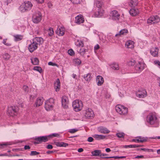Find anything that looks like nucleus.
I'll list each match as a JSON object with an SVG mask.
<instances>
[{
    "label": "nucleus",
    "mask_w": 160,
    "mask_h": 160,
    "mask_svg": "<svg viewBox=\"0 0 160 160\" xmlns=\"http://www.w3.org/2000/svg\"><path fill=\"white\" fill-rule=\"evenodd\" d=\"M144 158L143 155L137 156L135 157L134 158Z\"/></svg>",
    "instance_id": "obj_56"
},
{
    "label": "nucleus",
    "mask_w": 160,
    "mask_h": 160,
    "mask_svg": "<svg viewBox=\"0 0 160 160\" xmlns=\"http://www.w3.org/2000/svg\"><path fill=\"white\" fill-rule=\"evenodd\" d=\"M77 45L79 47H83L84 46V43L81 40H78L77 42Z\"/></svg>",
    "instance_id": "obj_42"
},
{
    "label": "nucleus",
    "mask_w": 160,
    "mask_h": 160,
    "mask_svg": "<svg viewBox=\"0 0 160 160\" xmlns=\"http://www.w3.org/2000/svg\"><path fill=\"white\" fill-rule=\"evenodd\" d=\"M48 138H51L54 137H60V135L58 133H53L48 136Z\"/></svg>",
    "instance_id": "obj_41"
},
{
    "label": "nucleus",
    "mask_w": 160,
    "mask_h": 160,
    "mask_svg": "<svg viewBox=\"0 0 160 160\" xmlns=\"http://www.w3.org/2000/svg\"><path fill=\"white\" fill-rule=\"evenodd\" d=\"M32 63L33 64L36 65H38L39 63V60L38 59L36 58H31Z\"/></svg>",
    "instance_id": "obj_32"
},
{
    "label": "nucleus",
    "mask_w": 160,
    "mask_h": 160,
    "mask_svg": "<svg viewBox=\"0 0 160 160\" xmlns=\"http://www.w3.org/2000/svg\"><path fill=\"white\" fill-rule=\"evenodd\" d=\"M100 132L103 133H108L110 131L107 128H101L99 130Z\"/></svg>",
    "instance_id": "obj_34"
},
{
    "label": "nucleus",
    "mask_w": 160,
    "mask_h": 160,
    "mask_svg": "<svg viewBox=\"0 0 160 160\" xmlns=\"http://www.w3.org/2000/svg\"><path fill=\"white\" fill-rule=\"evenodd\" d=\"M136 63V62L135 60L134 59H132L128 62V66H132L135 65Z\"/></svg>",
    "instance_id": "obj_39"
},
{
    "label": "nucleus",
    "mask_w": 160,
    "mask_h": 160,
    "mask_svg": "<svg viewBox=\"0 0 160 160\" xmlns=\"http://www.w3.org/2000/svg\"><path fill=\"white\" fill-rule=\"evenodd\" d=\"M75 19V22L78 24L82 23L84 21V19L83 16L81 14H79L76 17Z\"/></svg>",
    "instance_id": "obj_12"
},
{
    "label": "nucleus",
    "mask_w": 160,
    "mask_h": 160,
    "mask_svg": "<svg viewBox=\"0 0 160 160\" xmlns=\"http://www.w3.org/2000/svg\"><path fill=\"white\" fill-rule=\"evenodd\" d=\"M37 97L36 95H31L30 96V99L31 101L33 100V99H35V98Z\"/></svg>",
    "instance_id": "obj_51"
},
{
    "label": "nucleus",
    "mask_w": 160,
    "mask_h": 160,
    "mask_svg": "<svg viewBox=\"0 0 160 160\" xmlns=\"http://www.w3.org/2000/svg\"><path fill=\"white\" fill-rule=\"evenodd\" d=\"M35 140L37 141L35 142V143L39 144L42 142H46L48 140V136H42L36 137Z\"/></svg>",
    "instance_id": "obj_10"
},
{
    "label": "nucleus",
    "mask_w": 160,
    "mask_h": 160,
    "mask_svg": "<svg viewBox=\"0 0 160 160\" xmlns=\"http://www.w3.org/2000/svg\"><path fill=\"white\" fill-rule=\"evenodd\" d=\"M140 150L148 152H153V150L152 149L146 148H141L140 149Z\"/></svg>",
    "instance_id": "obj_47"
},
{
    "label": "nucleus",
    "mask_w": 160,
    "mask_h": 160,
    "mask_svg": "<svg viewBox=\"0 0 160 160\" xmlns=\"http://www.w3.org/2000/svg\"><path fill=\"white\" fill-rule=\"evenodd\" d=\"M101 152L100 150H96L92 152V154L93 156H98L100 157Z\"/></svg>",
    "instance_id": "obj_24"
},
{
    "label": "nucleus",
    "mask_w": 160,
    "mask_h": 160,
    "mask_svg": "<svg viewBox=\"0 0 160 160\" xmlns=\"http://www.w3.org/2000/svg\"><path fill=\"white\" fill-rule=\"evenodd\" d=\"M36 43V42L32 41V42L29 45L28 48L30 52H32L37 48L38 46Z\"/></svg>",
    "instance_id": "obj_14"
},
{
    "label": "nucleus",
    "mask_w": 160,
    "mask_h": 160,
    "mask_svg": "<svg viewBox=\"0 0 160 160\" xmlns=\"http://www.w3.org/2000/svg\"><path fill=\"white\" fill-rule=\"evenodd\" d=\"M124 147L125 148H132V145H125L124 146Z\"/></svg>",
    "instance_id": "obj_63"
},
{
    "label": "nucleus",
    "mask_w": 160,
    "mask_h": 160,
    "mask_svg": "<svg viewBox=\"0 0 160 160\" xmlns=\"http://www.w3.org/2000/svg\"><path fill=\"white\" fill-rule=\"evenodd\" d=\"M42 18V15L41 12L38 11L35 12L32 15V21L35 23L39 22Z\"/></svg>",
    "instance_id": "obj_4"
},
{
    "label": "nucleus",
    "mask_w": 160,
    "mask_h": 160,
    "mask_svg": "<svg viewBox=\"0 0 160 160\" xmlns=\"http://www.w3.org/2000/svg\"><path fill=\"white\" fill-rule=\"evenodd\" d=\"M32 41L35 42H36L37 45L42 44L43 42V39L40 37H36L33 38Z\"/></svg>",
    "instance_id": "obj_15"
},
{
    "label": "nucleus",
    "mask_w": 160,
    "mask_h": 160,
    "mask_svg": "<svg viewBox=\"0 0 160 160\" xmlns=\"http://www.w3.org/2000/svg\"><path fill=\"white\" fill-rule=\"evenodd\" d=\"M88 141L89 142H91L93 140V138L92 137H89L88 139Z\"/></svg>",
    "instance_id": "obj_57"
},
{
    "label": "nucleus",
    "mask_w": 160,
    "mask_h": 160,
    "mask_svg": "<svg viewBox=\"0 0 160 160\" xmlns=\"http://www.w3.org/2000/svg\"><path fill=\"white\" fill-rule=\"evenodd\" d=\"M47 148L48 149H51L52 148L53 146L49 144L47 146Z\"/></svg>",
    "instance_id": "obj_62"
},
{
    "label": "nucleus",
    "mask_w": 160,
    "mask_h": 160,
    "mask_svg": "<svg viewBox=\"0 0 160 160\" xmlns=\"http://www.w3.org/2000/svg\"><path fill=\"white\" fill-rule=\"evenodd\" d=\"M81 0H71V1L74 4H78L80 3Z\"/></svg>",
    "instance_id": "obj_50"
},
{
    "label": "nucleus",
    "mask_w": 160,
    "mask_h": 160,
    "mask_svg": "<svg viewBox=\"0 0 160 160\" xmlns=\"http://www.w3.org/2000/svg\"><path fill=\"white\" fill-rule=\"evenodd\" d=\"M81 63V61L78 58L73 59L72 61V63L75 66H78Z\"/></svg>",
    "instance_id": "obj_28"
},
{
    "label": "nucleus",
    "mask_w": 160,
    "mask_h": 160,
    "mask_svg": "<svg viewBox=\"0 0 160 160\" xmlns=\"http://www.w3.org/2000/svg\"><path fill=\"white\" fill-rule=\"evenodd\" d=\"M68 103L69 101L68 98L66 96L63 97L62 99V103L64 108H67L68 107Z\"/></svg>",
    "instance_id": "obj_13"
},
{
    "label": "nucleus",
    "mask_w": 160,
    "mask_h": 160,
    "mask_svg": "<svg viewBox=\"0 0 160 160\" xmlns=\"http://www.w3.org/2000/svg\"><path fill=\"white\" fill-rule=\"evenodd\" d=\"M157 119V118L155 115L152 113H149L147 117L146 121L150 124L152 125L156 122Z\"/></svg>",
    "instance_id": "obj_5"
},
{
    "label": "nucleus",
    "mask_w": 160,
    "mask_h": 160,
    "mask_svg": "<svg viewBox=\"0 0 160 160\" xmlns=\"http://www.w3.org/2000/svg\"><path fill=\"white\" fill-rule=\"evenodd\" d=\"M94 114L92 109L88 108L85 111L84 116L87 118L93 117Z\"/></svg>",
    "instance_id": "obj_11"
},
{
    "label": "nucleus",
    "mask_w": 160,
    "mask_h": 160,
    "mask_svg": "<svg viewBox=\"0 0 160 160\" xmlns=\"http://www.w3.org/2000/svg\"><path fill=\"white\" fill-rule=\"evenodd\" d=\"M99 48V46L98 44L95 45L94 47L95 50H97Z\"/></svg>",
    "instance_id": "obj_61"
},
{
    "label": "nucleus",
    "mask_w": 160,
    "mask_h": 160,
    "mask_svg": "<svg viewBox=\"0 0 160 160\" xmlns=\"http://www.w3.org/2000/svg\"><path fill=\"white\" fill-rule=\"evenodd\" d=\"M104 11L102 10L98 9V13H95V15L96 17H99L101 16L103 13Z\"/></svg>",
    "instance_id": "obj_33"
},
{
    "label": "nucleus",
    "mask_w": 160,
    "mask_h": 160,
    "mask_svg": "<svg viewBox=\"0 0 160 160\" xmlns=\"http://www.w3.org/2000/svg\"><path fill=\"white\" fill-rule=\"evenodd\" d=\"M107 155H108V154H102V153H101V156H100L101 158H105L106 157H103L106 156H107Z\"/></svg>",
    "instance_id": "obj_60"
},
{
    "label": "nucleus",
    "mask_w": 160,
    "mask_h": 160,
    "mask_svg": "<svg viewBox=\"0 0 160 160\" xmlns=\"http://www.w3.org/2000/svg\"><path fill=\"white\" fill-rule=\"evenodd\" d=\"M158 48H152L150 50L151 54L154 57H156L158 56Z\"/></svg>",
    "instance_id": "obj_20"
},
{
    "label": "nucleus",
    "mask_w": 160,
    "mask_h": 160,
    "mask_svg": "<svg viewBox=\"0 0 160 160\" xmlns=\"http://www.w3.org/2000/svg\"><path fill=\"white\" fill-rule=\"evenodd\" d=\"M40 154V153L36 151H32L31 152L30 155L31 156H34Z\"/></svg>",
    "instance_id": "obj_48"
},
{
    "label": "nucleus",
    "mask_w": 160,
    "mask_h": 160,
    "mask_svg": "<svg viewBox=\"0 0 160 160\" xmlns=\"http://www.w3.org/2000/svg\"><path fill=\"white\" fill-rule=\"evenodd\" d=\"M160 21V18L157 15L152 16L147 21V23L150 24H156Z\"/></svg>",
    "instance_id": "obj_9"
},
{
    "label": "nucleus",
    "mask_w": 160,
    "mask_h": 160,
    "mask_svg": "<svg viewBox=\"0 0 160 160\" xmlns=\"http://www.w3.org/2000/svg\"><path fill=\"white\" fill-rule=\"evenodd\" d=\"M113 19L115 20H118L119 18L120 15L118 14V12L116 10H113L112 12L111 13Z\"/></svg>",
    "instance_id": "obj_16"
},
{
    "label": "nucleus",
    "mask_w": 160,
    "mask_h": 160,
    "mask_svg": "<svg viewBox=\"0 0 160 160\" xmlns=\"http://www.w3.org/2000/svg\"><path fill=\"white\" fill-rule=\"evenodd\" d=\"M155 64H157L160 68V62L158 60H156L154 61Z\"/></svg>",
    "instance_id": "obj_54"
},
{
    "label": "nucleus",
    "mask_w": 160,
    "mask_h": 160,
    "mask_svg": "<svg viewBox=\"0 0 160 160\" xmlns=\"http://www.w3.org/2000/svg\"><path fill=\"white\" fill-rule=\"evenodd\" d=\"M18 111V107L11 106L8 107L7 111V114L10 116H13L15 115Z\"/></svg>",
    "instance_id": "obj_7"
},
{
    "label": "nucleus",
    "mask_w": 160,
    "mask_h": 160,
    "mask_svg": "<svg viewBox=\"0 0 160 160\" xmlns=\"http://www.w3.org/2000/svg\"><path fill=\"white\" fill-rule=\"evenodd\" d=\"M54 144L57 146L60 147H66L68 145V144L67 143L60 142H54Z\"/></svg>",
    "instance_id": "obj_26"
},
{
    "label": "nucleus",
    "mask_w": 160,
    "mask_h": 160,
    "mask_svg": "<svg viewBox=\"0 0 160 160\" xmlns=\"http://www.w3.org/2000/svg\"><path fill=\"white\" fill-rule=\"evenodd\" d=\"M86 49L85 48H81L80 49L79 53L81 56H83L86 52Z\"/></svg>",
    "instance_id": "obj_40"
},
{
    "label": "nucleus",
    "mask_w": 160,
    "mask_h": 160,
    "mask_svg": "<svg viewBox=\"0 0 160 160\" xmlns=\"http://www.w3.org/2000/svg\"><path fill=\"white\" fill-rule=\"evenodd\" d=\"M83 77L85 81L89 82L91 79L92 78L91 73H89L87 74H85L84 75Z\"/></svg>",
    "instance_id": "obj_27"
},
{
    "label": "nucleus",
    "mask_w": 160,
    "mask_h": 160,
    "mask_svg": "<svg viewBox=\"0 0 160 160\" xmlns=\"http://www.w3.org/2000/svg\"><path fill=\"white\" fill-rule=\"evenodd\" d=\"M54 88L56 92L59 91L60 87V82L59 79L58 78L56 82L54 83Z\"/></svg>",
    "instance_id": "obj_21"
},
{
    "label": "nucleus",
    "mask_w": 160,
    "mask_h": 160,
    "mask_svg": "<svg viewBox=\"0 0 160 160\" xmlns=\"http://www.w3.org/2000/svg\"><path fill=\"white\" fill-rule=\"evenodd\" d=\"M14 40L17 42L21 40L22 39L23 37L21 35H17L14 36Z\"/></svg>",
    "instance_id": "obj_31"
},
{
    "label": "nucleus",
    "mask_w": 160,
    "mask_h": 160,
    "mask_svg": "<svg viewBox=\"0 0 160 160\" xmlns=\"http://www.w3.org/2000/svg\"><path fill=\"white\" fill-rule=\"evenodd\" d=\"M114 158L115 159L119 158V156H113V157H106L105 158Z\"/></svg>",
    "instance_id": "obj_53"
},
{
    "label": "nucleus",
    "mask_w": 160,
    "mask_h": 160,
    "mask_svg": "<svg viewBox=\"0 0 160 160\" xmlns=\"http://www.w3.org/2000/svg\"><path fill=\"white\" fill-rule=\"evenodd\" d=\"M116 136L119 138H124L125 134L123 132H118L116 134Z\"/></svg>",
    "instance_id": "obj_43"
},
{
    "label": "nucleus",
    "mask_w": 160,
    "mask_h": 160,
    "mask_svg": "<svg viewBox=\"0 0 160 160\" xmlns=\"http://www.w3.org/2000/svg\"><path fill=\"white\" fill-rule=\"evenodd\" d=\"M147 95V92L145 90H143L142 93L138 95V97L140 98H143L145 97Z\"/></svg>",
    "instance_id": "obj_37"
},
{
    "label": "nucleus",
    "mask_w": 160,
    "mask_h": 160,
    "mask_svg": "<svg viewBox=\"0 0 160 160\" xmlns=\"http://www.w3.org/2000/svg\"><path fill=\"white\" fill-rule=\"evenodd\" d=\"M92 137L98 140L103 139L105 138V137L103 135H99L98 134H94L92 136Z\"/></svg>",
    "instance_id": "obj_29"
},
{
    "label": "nucleus",
    "mask_w": 160,
    "mask_h": 160,
    "mask_svg": "<svg viewBox=\"0 0 160 160\" xmlns=\"http://www.w3.org/2000/svg\"><path fill=\"white\" fill-rule=\"evenodd\" d=\"M117 112L121 115H126L128 112V108L121 105H118L115 107Z\"/></svg>",
    "instance_id": "obj_3"
},
{
    "label": "nucleus",
    "mask_w": 160,
    "mask_h": 160,
    "mask_svg": "<svg viewBox=\"0 0 160 160\" xmlns=\"http://www.w3.org/2000/svg\"><path fill=\"white\" fill-rule=\"evenodd\" d=\"M96 81L98 86H101L104 82V79L103 77L100 75L98 76L96 78Z\"/></svg>",
    "instance_id": "obj_18"
},
{
    "label": "nucleus",
    "mask_w": 160,
    "mask_h": 160,
    "mask_svg": "<svg viewBox=\"0 0 160 160\" xmlns=\"http://www.w3.org/2000/svg\"><path fill=\"white\" fill-rule=\"evenodd\" d=\"M32 6V4L30 2L27 1L20 6V10L22 12H24L31 9Z\"/></svg>",
    "instance_id": "obj_2"
},
{
    "label": "nucleus",
    "mask_w": 160,
    "mask_h": 160,
    "mask_svg": "<svg viewBox=\"0 0 160 160\" xmlns=\"http://www.w3.org/2000/svg\"><path fill=\"white\" fill-rule=\"evenodd\" d=\"M56 33L60 36H62L64 34L63 29L62 28H58L56 31Z\"/></svg>",
    "instance_id": "obj_30"
},
{
    "label": "nucleus",
    "mask_w": 160,
    "mask_h": 160,
    "mask_svg": "<svg viewBox=\"0 0 160 160\" xmlns=\"http://www.w3.org/2000/svg\"><path fill=\"white\" fill-rule=\"evenodd\" d=\"M111 67L112 68V69L115 70H118L119 69L118 65L117 63H113Z\"/></svg>",
    "instance_id": "obj_38"
},
{
    "label": "nucleus",
    "mask_w": 160,
    "mask_h": 160,
    "mask_svg": "<svg viewBox=\"0 0 160 160\" xmlns=\"http://www.w3.org/2000/svg\"><path fill=\"white\" fill-rule=\"evenodd\" d=\"M138 3V0H131L129 2V6L133 8L137 5Z\"/></svg>",
    "instance_id": "obj_25"
},
{
    "label": "nucleus",
    "mask_w": 160,
    "mask_h": 160,
    "mask_svg": "<svg viewBox=\"0 0 160 160\" xmlns=\"http://www.w3.org/2000/svg\"><path fill=\"white\" fill-rule=\"evenodd\" d=\"M129 12L132 16H135L139 13V12L138 9L132 8L129 10Z\"/></svg>",
    "instance_id": "obj_23"
},
{
    "label": "nucleus",
    "mask_w": 160,
    "mask_h": 160,
    "mask_svg": "<svg viewBox=\"0 0 160 160\" xmlns=\"http://www.w3.org/2000/svg\"><path fill=\"white\" fill-rule=\"evenodd\" d=\"M134 44L133 41L129 40L126 42L125 46L128 48H134Z\"/></svg>",
    "instance_id": "obj_22"
},
{
    "label": "nucleus",
    "mask_w": 160,
    "mask_h": 160,
    "mask_svg": "<svg viewBox=\"0 0 160 160\" xmlns=\"http://www.w3.org/2000/svg\"><path fill=\"white\" fill-rule=\"evenodd\" d=\"M72 107L73 110L76 112L81 110L83 108V104L81 101L76 100L73 102L72 103Z\"/></svg>",
    "instance_id": "obj_1"
},
{
    "label": "nucleus",
    "mask_w": 160,
    "mask_h": 160,
    "mask_svg": "<svg viewBox=\"0 0 160 160\" xmlns=\"http://www.w3.org/2000/svg\"><path fill=\"white\" fill-rule=\"evenodd\" d=\"M23 89L26 93H28L29 91V88L28 86L24 85L23 87Z\"/></svg>",
    "instance_id": "obj_49"
},
{
    "label": "nucleus",
    "mask_w": 160,
    "mask_h": 160,
    "mask_svg": "<svg viewBox=\"0 0 160 160\" xmlns=\"http://www.w3.org/2000/svg\"><path fill=\"white\" fill-rule=\"evenodd\" d=\"M2 57L5 60H8L9 59L10 56L8 54L6 53L3 55Z\"/></svg>",
    "instance_id": "obj_45"
},
{
    "label": "nucleus",
    "mask_w": 160,
    "mask_h": 160,
    "mask_svg": "<svg viewBox=\"0 0 160 160\" xmlns=\"http://www.w3.org/2000/svg\"><path fill=\"white\" fill-rule=\"evenodd\" d=\"M44 99L42 97H40L38 98L37 99L36 102L35 103V106L36 107H38L41 105L43 102Z\"/></svg>",
    "instance_id": "obj_19"
},
{
    "label": "nucleus",
    "mask_w": 160,
    "mask_h": 160,
    "mask_svg": "<svg viewBox=\"0 0 160 160\" xmlns=\"http://www.w3.org/2000/svg\"><path fill=\"white\" fill-rule=\"evenodd\" d=\"M48 65L52 66H57V64L55 63H53L52 62H50L48 63Z\"/></svg>",
    "instance_id": "obj_55"
},
{
    "label": "nucleus",
    "mask_w": 160,
    "mask_h": 160,
    "mask_svg": "<svg viewBox=\"0 0 160 160\" xmlns=\"http://www.w3.org/2000/svg\"><path fill=\"white\" fill-rule=\"evenodd\" d=\"M30 148V147L29 146L25 145L24 147V149L25 150L29 149Z\"/></svg>",
    "instance_id": "obj_64"
},
{
    "label": "nucleus",
    "mask_w": 160,
    "mask_h": 160,
    "mask_svg": "<svg viewBox=\"0 0 160 160\" xmlns=\"http://www.w3.org/2000/svg\"><path fill=\"white\" fill-rule=\"evenodd\" d=\"M54 104V100L52 98H50L46 101L45 104V108L47 111L52 110Z\"/></svg>",
    "instance_id": "obj_6"
},
{
    "label": "nucleus",
    "mask_w": 160,
    "mask_h": 160,
    "mask_svg": "<svg viewBox=\"0 0 160 160\" xmlns=\"http://www.w3.org/2000/svg\"><path fill=\"white\" fill-rule=\"evenodd\" d=\"M33 70L38 71L40 72H41L42 71V68L38 66L34 67L33 68Z\"/></svg>",
    "instance_id": "obj_44"
},
{
    "label": "nucleus",
    "mask_w": 160,
    "mask_h": 160,
    "mask_svg": "<svg viewBox=\"0 0 160 160\" xmlns=\"http://www.w3.org/2000/svg\"><path fill=\"white\" fill-rule=\"evenodd\" d=\"M140 139V142H143L146 141L147 140V138L144 137H138Z\"/></svg>",
    "instance_id": "obj_46"
},
{
    "label": "nucleus",
    "mask_w": 160,
    "mask_h": 160,
    "mask_svg": "<svg viewBox=\"0 0 160 160\" xmlns=\"http://www.w3.org/2000/svg\"><path fill=\"white\" fill-rule=\"evenodd\" d=\"M103 5V3L102 1H97L96 2V6L98 8H101Z\"/></svg>",
    "instance_id": "obj_35"
},
{
    "label": "nucleus",
    "mask_w": 160,
    "mask_h": 160,
    "mask_svg": "<svg viewBox=\"0 0 160 160\" xmlns=\"http://www.w3.org/2000/svg\"><path fill=\"white\" fill-rule=\"evenodd\" d=\"M132 141L133 142H140V139H139V138H138L132 139Z\"/></svg>",
    "instance_id": "obj_59"
},
{
    "label": "nucleus",
    "mask_w": 160,
    "mask_h": 160,
    "mask_svg": "<svg viewBox=\"0 0 160 160\" xmlns=\"http://www.w3.org/2000/svg\"><path fill=\"white\" fill-rule=\"evenodd\" d=\"M48 35L49 36H52L54 33V31L53 28H50L48 30Z\"/></svg>",
    "instance_id": "obj_36"
},
{
    "label": "nucleus",
    "mask_w": 160,
    "mask_h": 160,
    "mask_svg": "<svg viewBox=\"0 0 160 160\" xmlns=\"http://www.w3.org/2000/svg\"><path fill=\"white\" fill-rule=\"evenodd\" d=\"M128 33V31L127 29H124L121 30L119 32V33L115 35L116 37L117 38H119L122 35H126Z\"/></svg>",
    "instance_id": "obj_17"
},
{
    "label": "nucleus",
    "mask_w": 160,
    "mask_h": 160,
    "mask_svg": "<svg viewBox=\"0 0 160 160\" xmlns=\"http://www.w3.org/2000/svg\"><path fill=\"white\" fill-rule=\"evenodd\" d=\"M78 131V129L76 128L71 129V133H75V132Z\"/></svg>",
    "instance_id": "obj_52"
},
{
    "label": "nucleus",
    "mask_w": 160,
    "mask_h": 160,
    "mask_svg": "<svg viewBox=\"0 0 160 160\" xmlns=\"http://www.w3.org/2000/svg\"><path fill=\"white\" fill-rule=\"evenodd\" d=\"M145 64L143 61L138 62L135 67L136 72L139 73L144 68Z\"/></svg>",
    "instance_id": "obj_8"
},
{
    "label": "nucleus",
    "mask_w": 160,
    "mask_h": 160,
    "mask_svg": "<svg viewBox=\"0 0 160 160\" xmlns=\"http://www.w3.org/2000/svg\"><path fill=\"white\" fill-rule=\"evenodd\" d=\"M75 54V53L74 51L71 48V56H74Z\"/></svg>",
    "instance_id": "obj_58"
}]
</instances>
